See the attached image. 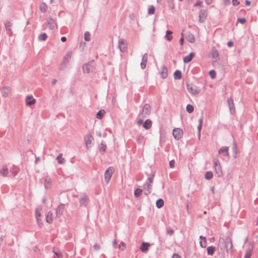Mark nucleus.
<instances>
[{"mask_svg": "<svg viewBox=\"0 0 258 258\" xmlns=\"http://www.w3.org/2000/svg\"><path fill=\"white\" fill-rule=\"evenodd\" d=\"M187 89L188 92L192 95H198L200 92L199 88L192 84H187Z\"/></svg>", "mask_w": 258, "mask_h": 258, "instance_id": "f257e3e1", "label": "nucleus"}, {"mask_svg": "<svg viewBox=\"0 0 258 258\" xmlns=\"http://www.w3.org/2000/svg\"><path fill=\"white\" fill-rule=\"evenodd\" d=\"M114 168L112 167H110L106 170L104 175L105 181L106 183H108L113 173L114 172Z\"/></svg>", "mask_w": 258, "mask_h": 258, "instance_id": "f03ea898", "label": "nucleus"}, {"mask_svg": "<svg viewBox=\"0 0 258 258\" xmlns=\"http://www.w3.org/2000/svg\"><path fill=\"white\" fill-rule=\"evenodd\" d=\"M183 135L182 130L179 128H176L173 131V136L176 140L181 139Z\"/></svg>", "mask_w": 258, "mask_h": 258, "instance_id": "7ed1b4c3", "label": "nucleus"}, {"mask_svg": "<svg viewBox=\"0 0 258 258\" xmlns=\"http://www.w3.org/2000/svg\"><path fill=\"white\" fill-rule=\"evenodd\" d=\"M86 147L88 148L91 146L92 141L94 140V138L92 135L88 134L86 135L84 138Z\"/></svg>", "mask_w": 258, "mask_h": 258, "instance_id": "20e7f679", "label": "nucleus"}, {"mask_svg": "<svg viewBox=\"0 0 258 258\" xmlns=\"http://www.w3.org/2000/svg\"><path fill=\"white\" fill-rule=\"evenodd\" d=\"M119 47L121 51L125 52L127 50V42L126 41L122 39H119Z\"/></svg>", "mask_w": 258, "mask_h": 258, "instance_id": "39448f33", "label": "nucleus"}, {"mask_svg": "<svg viewBox=\"0 0 258 258\" xmlns=\"http://www.w3.org/2000/svg\"><path fill=\"white\" fill-rule=\"evenodd\" d=\"M225 246L227 252L232 250L233 244L232 239L230 237H227L225 240Z\"/></svg>", "mask_w": 258, "mask_h": 258, "instance_id": "423d86ee", "label": "nucleus"}, {"mask_svg": "<svg viewBox=\"0 0 258 258\" xmlns=\"http://www.w3.org/2000/svg\"><path fill=\"white\" fill-rule=\"evenodd\" d=\"M207 17V13L205 10H201L199 13V22L204 23Z\"/></svg>", "mask_w": 258, "mask_h": 258, "instance_id": "0eeeda50", "label": "nucleus"}, {"mask_svg": "<svg viewBox=\"0 0 258 258\" xmlns=\"http://www.w3.org/2000/svg\"><path fill=\"white\" fill-rule=\"evenodd\" d=\"M41 210L40 209H37L35 212V216L37 219V223L39 225V227H41L42 226V222H41L40 217L41 216Z\"/></svg>", "mask_w": 258, "mask_h": 258, "instance_id": "6e6552de", "label": "nucleus"}, {"mask_svg": "<svg viewBox=\"0 0 258 258\" xmlns=\"http://www.w3.org/2000/svg\"><path fill=\"white\" fill-rule=\"evenodd\" d=\"M1 92L3 97H7L11 93V89L9 87H5L2 89Z\"/></svg>", "mask_w": 258, "mask_h": 258, "instance_id": "1a4fd4ad", "label": "nucleus"}, {"mask_svg": "<svg viewBox=\"0 0 258 258\" xmlns=\"http://www.w3.org/2000/svg\"><path fill=\"white\" fill-rule=\"evenodd\" d=\"M160 76L163 79L167 78L168 76V70L166 67H162L160 72Z\"/></svg>", "mask_w": 258, "mask_h": 258, "instance_id": "9d476101", "label": "nucleus"}, {"mask_svg": "<svg viewBox=\"0 0 258 258\" xmlns=\"http://www.w3.org/2000/svg\"><path fill=\"white\" fill-rule=\"evenodd\" d=\"M35 99L32 96H28L26 99V102L27 105L31 106L35 103Z\"/></svg>", "mask_w": 258, "mask_h": 258, "instance_id": "9b49d317", "label": "nucleus"}, {"mask_svg": "<svg viewBox=\"0 0 258 258\" xmlns=\"http://www.w3.org/2000/svg\"><path fill=\"white\" fill-rule=\"evenodd\" d=\"M219 154L225 156L229 155L228 148L227 147H222L219 150Z\"/></svg>", "mask_w": 258, "mask_h": 258, "instance_id": "f8f14e48", "label": "nucleus"}, {"mask_svg": "<svg viewBox=\"0 0 258 258\" xmlns=\"http://www.w3.org/2000/svg\"><path fill=\"white\" fill-rule=\"evenodd\" d=\"M150 112V106L149 104H145L142 110V114H145V115H148L149 114Z\"/></svg>", "mask_w": 258, "mask_h": 258, "instance_id": "ddd939ff", "label": "nucleus"}, {"mask_svg": "<svg viewBox=\"0 0 258 258\" xmlns=\"http://www.w3.org/2000/svg\"><path fill=\"white\" fill-rule=\"evenodd\" d=\"M195 54L194 52H191L188 55L185 56L183 58V61L185 63L189 62L193 57L195 56Z\"/></svg>", "mask_w": 258, "mask_h": 258, "instance_id": "4468645a", "label": "nucleus"}, {"mask_svg": "<svg viewBox=\"0 0 258 258\" xmlns=\"http://www.w3.org/2000/svg\"><path fill=\"white\" fill-rule=\"evenodd\" d=\"M150 246V244L146 242H143L142 244V245L140 247V249L142 252H146L148 251L149 247Z\"/></svg>", "mask_w": 258, "mask_h": 258, "instance_id": "2eb2a0df", "label": "nucleus"}, {"mask_svg": "<svg viewBox=\"0 0 258 258\" xmlns=\"http://www.w3.org/2000/svg\"><path fill=\"white\" fill-rule=\"evenodd\" d=\"M89 201L88 198L86 196H83L80 199V204L82 206H86Z\"/></svg>", "mask_w": 258, "mask_h": 258, "instance_id": "dca6fc26", "label": "nucleus"}, {"mask_svg": "<svg viewBox=\"0 0 258 258\" xmlns=\"http://www.w3.org/2000/svg\"><path fill=\"white\" fill-rule=\"evenodd\" d=\"M148 59V55L147 54H145L142 58V61L141 63V67L143 69H145L146 66V63L147 62Z\"/></svg>", "mask_w": 258, "mask_h": 258, "instance_id": "f3484780", "label": "nucleus"}, {"mask_svg": "<svg viewBox=\"0 0 258 258\" xmlns=\"http://www.w3.org/2000/svg\"><path fill=\"white\" fill-rule=\"evenodd\" d=\"M211 54H212L213 58L215 59V60H217L218 59V58L219 57L218 51L215 48H212V51H211Z\"/></svg>", "mask_w": 258, "mask_h": 258, "instance_id": "a211bd4d", "label": "nucleus"}, {"mask_svg": "<svg viewBox=\"0 0 258 258\" xmlns=\"http://www.w3.org/2000/svg\"><path fill=\"white\" fill-rule=\"evenodd\" d=\"M64 209V205L61 204L58 206V208L56 210V215H61Z\"/></svg>", "mask_w": 258, "mask_h": 258, "instance_id": "6ab92c4d", "label": "nucleus"}, {"mask_svg": "<svg viewBox=\"0 0 258 258\" xmlns=\"http://www.w3.org/2000/svg\"><path fill=\"white\" fill-rule=\"evenodd\" d=\"M46 222L49 224L51 223L53 221V215L50 212H48L46 218Z\"/></svg>", "mask_w": 258, "mask_h": 258, "instance_id": "aec40b11", "label": "nucleus"}, {"mask_svg": "<svg viewBox=\"0 0 258 258\" xmlns=\"http://www.w3.org/2000/svg\"><path fill=\"white\" fill-rule=\"evenodd\" d=\"M152 121L150 119H147L143 124V126L145 129H149L152 126Z\"/></svg>", "mask_w": 258, "mask_h": 258, "instance_id": "412c9836", "label": "nucleus"}, {"mask_svg": "<svg viewBox=\"0 0 258 258\" xmlns=\"http://www.w3.org/2000/svg\"><path fill=\"white\" fill-rule=\"evenodd\" d=\"M83 71L85 73H88L92 69V67L91 66V64L87 63L83 66Z\"/></svg>", "mask_w": 258, "mask_h": 258, "instance_id": "4be33fe9", "label": "nucleus"}, {"mask_svg": "<svg viewBox=\"0 0 258 258\" xmlns=\"http://www.w3.org/2000/svg\"><path fill=\"white\" fill-rule=\"evenodd\" d=\"M8 173V169L7 166H4L0 169V174L3 176H6Z\"/></svg>", "mask_w": 258, "mask_h": 258, "instance_id": "5701e85b", "label": "nucleus"}, {"mask_svg": "<svg viewBox=\"0 0 258 258\" xmlns=\"http://www.w3.org/2000/svg\"><path fill=\"white\" fill-rule=\"evenodd\" d=\"M11 26H12V24L11 22H7L5 23L6 29L8 31V33L10 35H11V34H12V31L11 29Z\"/></svg>", "mask_w": 258, "mask_h": 258, "instance_id": "b1692460", "label": "nucleus"}, {"mask_svg": "<svg viewBox=\"0 0 258 258\" xmlns=\"http://www.w3.org/2000/svg\"><path fill=\"white\" fill-rule=\"evenodd\" d=\"M215 169L216 173L219 176H221L223 175V171L220 165L215 167Z\"/></svg>", "mask_w": 258, "mask_h": 258, "instance_id": "393cba45", "label": "nucleus"}, {"mask_svg": "<svg viewBox=\"0 0 258 258\" xmlns=\"http://www.w3.org/2000/svg\"><path fill=\"white\" fill-rule=\"evenodd\" d=\"M172 32L170 30H167L166 31V34L165 35V38L170 41L172 39Z\"/></svg>", "mask_w": 258, "mask_h": 258, "instance_id": "a878e982", "label": "nucleus"}, {"mask_svg": "<svg viewBox=\"0 0 258 258\" xmlns=\"http://www.w3.org/2000/svg\"><path fill=\"white\" fill-rule=\"evenodd\" d=\"M201 241H200V245L202 247H206L207 246V240L205 237L202 236H200Z\"/></svg>", "mask_w": 258, "mask_h": 258, "instance_id": "bb28decb", "label": "nucleus"}, {"mask_svg": "<svg viewBox=\"0 0 258 258\" xmlns=\"http://www.w3.org/2000/svg\"><path fill=\"white\" fill-rule=\"evenodd\" d=\"M40 10L43 13L46 12L47 11V5L45 4H44V3H41L40 5Z\"/></svg>", "mask_w": 258, "mask_h": 258, "instance_id": "cd10ccee", "label": "nucleus"}, {"mask_svg": "<svg viewBox=\"0 0 258 258\" xmlns=\"http://www.w3.org/2000/svg\"><path fill=\"white\" fill-rule=\"evenodd\" d=\"M105 111L104 110H100L96 115V117L99 119H101L105 115Z\"/></svg>", "mask_w": 258, "mask_h": 258, "instance_id": "c85d7f7f", "label": "nucleus"}, {"mask_svg": "<svg viewBox=\"0 0 258 258\" xmlns=\"http://www.w3.org/2000/svg\"><path fill=\"white\" fill-rule=\"evenodd\" d=\"M215 251V248L213 246H209L207 248V252L208 254L213 255Z\"/></svg>", "mask_w": 258, "mask_h": 258, "instance_id": "c756f323", "label": "nucleus"}, {"mask_svg": "<svg viewBox=\"0 0 258 258\" xmlns=\"http://www.w3.org/2000/svg\"><path fill=\"white\" fill-rule=\"evenodd\" d=\"M48 25L50 29H54L56 26V24L55 21L53 20H50L49 22L48 23Z\"/></svg>", "mask_w": 258, "mask_h": 258, "instance_id": "7c9ffc66", "label": "nucleus"}, {"mask_svg": "<svg viewBox=\"0 0 258 258\" xmlns=\"http://www.w3.org/2000/svg\"><path fill=\"white\" fill-rule=\"evenodd\" d=\"M51 185V179L50 178H46L45 182H44V185L46 188H48L50 187Z\"/></svg>", "mask_w": 258, "mask_h": 258, "instance_id": "2f4dec72", "label": "nucleus"}, {"mask_svg": "<svg viewBox=\"0 0 258 258\" xmlns=\"http://www.w3.org/2000/svg\"><path fill=\"white\" fill-rule=\"evenodd\" d=\"M164 205V201L162 199H159L156 202V206L158 208H160L161 207H162Z\"/></svg>", "mask_w": 258, "mask_h": 258, "instance_id": "473e14b6", "label": "nucleus"}, {"mask_svg": "<svg viewBox=\"0 0 258 258\" xmlns=\"http://www.w3.org/2000/svg\"><path fill=\"white\" fill-rule=\"evenodd\" d=\"M213 173L211 171H208L206 173L205 178L208 180H210L213 178Z\"/></svg>", "mask_w": 258, "mask_h": 258, "instance_id": "72a5a7b5", "label": "nucleus"}, {"mask_svg": "<svg viewBox=\"0 0 258 258\" xmlns=\"http://www.w3.org/2000/svg\"><path fill=\"white\" fill-rule=\"evenodd\" d=\"M147 188H148V190L150 189L151 188V184L153 182V178L152 177H150L148 179V181H147Z\"/></svg>", "mask_w": 258, "mask_h": 258, "instance_id": "f704fd0d", "label": "nucleus"}, {"mask_svg": "<svg viewBox=\"0 0 258 258\" xmlns=\"http://www.w3.org/2000/svg\"><path fill=\"white\" fill-rule=\"evenodd\" d=\"M142 193V190L140 188H137L135 191V196L136 197H139Z\"/></svg>", "mask_w": 258, "mask_h": 258, "instance_id": "c9c22d12", "label": "nucleus"}, {"mask_svg": "<svg viewBox=\"0 0 258 258\" xmlns=\"http://www.w3.org/2000/svg\"><path fill=\"white\" fill-rule=\"evenodd\" d=\"M57 161L59 163L63 164L64 162V159L62 157V154H59L57 157Z\"/></svg>", "mask_w": 258, "mask_h": 258, "instance_id": "e433bc0d", "label": "nucleus"}, {"mask_svg": "<svg viewBox=\"0 0 258 258\" xmlns=\"http://www.w3.org/2000/svg\"><path fill=\"white\" fill-rule=\"evenodd\" d=\"M174 78L175 79H180L181 77V72L179 71H176L174 73Z\"/></svg>", "mask_w": 258, "mask_h": 258, "instance_id": "4c0bfd02", "label": "nucleus"}, {"mask_svg": "<svg viewBox=\"0 0 258 258\" xmlns=\"http://www.w3.org/2000/svg\"><path fill=\"white\" fill-rule=\"evenodd\" d=\"M47 38V35L45 33H42L39 36V40L40 41H45Z\"/></svg>", "mask_w": 258, "mask_h": 258, "instance_id": "58836bf2", "label": "nucleus"}, {"mask_svg": "<svg viewBox=\"0 0 258 258\" xmlns=\"http://www.w3.org/2000/svg\"><path fill=\"white\" fill-rule=\"evenodd\" d=\"M186 110L189 113H191L194 111V107L192 105L188 104L186 106Z\"/></svg>", "mask_w": 258, "mask_h": 258, "instance_id": "ea45409f", "label": "nucleus"}, {"mask_svg": "<svg viewBox=\"0 0 258 258\" xmlns=\"http://www.w3.org/2000/svg\"><path fill=\"white\" fill-rule=\"evenodd\" d=\"M209 75L211 77V78L212 79H214L216 78V73L214 70H211L209 72Z\"/></svg>", "mask_w": 258, "mask_h": 258, "instance_id": "a19ab883", "label": "nucleus"}, {"mask_svg": "<svg viewBox=\"0 0 258 258\" xmlns=\"http://www.w3.org/2000/svg\"><path fill=\"white\" fill-rule=\"evenodd\" d=\"M90 33L88 32H86L84 35V38H85V40L89 41L90 40Z\"/></svg>", "mask_w": 258, "mask_h": 258, "instance_id": "79ce46f5", "label": "nucleus"}, {"mask_svg": "<svg viewBox=\"0 0 258 258\" xmlns=\"http://www.w3.org/2000/svg\"><path fill=\"white\" fill-rule=\"evenodd\" d=\"M155 12V8L154 7H150L148 10V14L150 15H152L154 14Z\"/></svg>", "mask_w": 258, "mask_h": 258, "instance_id": "37998d69", "label": "nucleus"}, {"mask_svg": "<svg viewBox=\"0 0 258 258\" xmlns=\"http://www.w3.org/2000/svg\"><path fill=\"white\" fill-rule=\"evenodd\" d=\"M251 255V251L248 250H247L245 252V254L244 258H250Z\"/></svg>", "mask_w": 258, "mask_h": 258, "instance_id": "c03bdc74", "label": "nucleus"}, {"mask_svg": "<svg viewBox=\"0 0 258 258\" xmlns=\"http://www.w3.org/2000/svg\"><path fill=\"white\" fill-rule=\"evenodd\" d=\"M12 172H13V176H15V175L17 174V173H18V168H17V167L14 166V167L13 168V171H12Z\"/></svg>", "mask_w": 258, "mask_h": 258, "instance_id": "a18cd8bd", "label": "nucleus"}, {"mask_svg": "<svg viewBox=\"0 0 258 258\" xmlns=\"http://www.w3.org/2000/svg\"><path fill=\"white\" fill-rule=\"evenodd\" d=\"M202 122H203V119L202 118H201L199 120V126L198 127V130H199V132H201V130L202 127Z\"/></svg>", "mask_w": 258, "mask_h": 258, "instance_id": "49530a36", "label": "nucleus"}, {"mask_svg": "<svg viewBox=\"0 0 258 258\" xmlns=\"http://www.w3.org/2000/svg\"><path fill=\"white\" fill-rule=\"evenodd\" d=\"M125 247V244L122 242L120 243V244L119 245V248L121 249L122 250H123Z\"/></svg>", "mask_w": 258, "mask_h": 258, "instance_id": "de8ad7c7", "label": "nucleus"}, {"mask_svg": "<svg viewBox=\"0 0 258 258\" xmlns=\"http://www.w3.org/2000/svg\"><path fill=\"white\" fill-rule=\"evenodd\" d=\"M214 167H216V166H218V165L219 166L220 165L218 159H216V158L214 159Z\"/></svg>", "mask_w": 258, "mask_h": 258, "instance_id": "09e8293b", "label": "nucleus"}, {"mask_svg": "<svg viewBox=\"0 0 258 258\" xmlns=\"http://www.w3.org/2000/svg\"><path fill=\"white\" fill-rule=\"evenodd\" d=\"M238 21L241 24H244L246 22V19L245 18H239L238 19Z\"/></svg>", "mask_w": 258, "mask_h": 258, "instance_id": "8fccbe9b", "label": "nucleus"}, {"mask_svg": "<svg viewBox=\"0 0 258 258\" xmlns=\"http://www.w3.org/2000/svg\"><path fill=\"white\" fill-rule=\"evenodd\" d=\"M203 4V2L201 1H198L194 5L195 7L201 6Z\"/></svg>", "mask_w": 258, "mask_h": 258, "instance_id": "3c124183", "label": "nucleus"}, {"mask_svg": "<svg viewBox=\"0 0 258 258\" xmlns=\"http://www.w3.org/2000/svg\"><path fill=\"white\" fill-rule=\"evenodd\" d=\"M175 162L174 160H171L169 162V165L171 168H173L174 167Z\"/></svg>", "mask_w": 258, "mask_h": 258, "instance_id": "603ef678", "label": "nucleus"}, {"mask_svg": "<svg viewBox=\"0 0 258 258\" xmlns=\"http://www.w3.org/2000/svg\"><path fill=\"white\" fill-rule=\"evenodd\" d=\"M54 253L56 255L57 258H60L62 257V255L60 252L54 251Z\"/></svg>", "mask_w": 258, "mask_h": 258, "instance_id": "864d4df0", "label": "nucleus"}, {"mask_svg": "<svg viewBox=\"0 0 258 258\" xmlns=\"http://www.w3.org/2000/svg\"><path fill=\"white\" fill-rule=\"evenodd\" d=\"M232 3L234 6H237L239 4L238 0H232Z\"/></svg>", "mask_w": 258, "mask_h": 258, "instance_id": "5fc2aeb1", "label": "nucleus"}, {"mask_svg": "<svg viewBox=\"0 0 258 258\" xmlns=\"http://www.w3.org/2000/svg\"><path fill=\"white\" fill-rule=\"evenodd\" d=\"M195 37L194 36V35H191V37L190 38L189 40V41L190 42V43H193L195 42Z\"/></svg>", "mask_w": 258, "mask_h": 258, "instance_id": "6e6d98bb", "label": "nucleus"}, {"mask_svg": "<svg viewBox=\"0 0 258 258\" xmlns=\"http://www.w3.org/2000/svg\"><path fill=\"white\" fill-rule=\"evenodd\" d=\"M183 42H184V38L183 36V34H182V37L179 40V43L181 45H182L183 44Z\"/></svg>", "mask_w": 258, "mask_h": 258, "instance_id": "4d7b16f0", "label": "nucleus"}, {"mask_svg": "<svg viewBox=\"0 0 258 258\" xmlns=\"http://www.w3.org/2000/svg\"><path fill=\"white\" fill-rule=\"evenodd\" d=\"M94 247L96 250H98L100 248V245L98 244H95L94 245Z\"/></svg>", "mask_w": 258, "mask_h": 258, "instance_id": "13d9d810", "label": "nucleus"}, {"mask_svg": "<svg viewBox=\"0 0 258 258\" xmlns=\"http://www.w3.org/2000/svg\"><path fill=\"white\" fill-rule=\"evenodd\" d=\"M172 258H181V256L175 253L173 255Z\"/></svg>", "mask_w": 258, "mask_h": 258, "instance_id": "bf43d9fd", "label": "nucleus"}, {"mask_svg": "<svg viewBox=\"0 0 258 258\" xmlns=\"http://www.w3.org/2000/svg\"><path fill=\"white\" fill-rule=\"evenodd\" d=\"M227 45L229 47H232L233 45V43L232 42L230 41L228 42Z\"/></svg>", "mask_w": 258, "mask_h": 258, "instance_id": "052dcab7", "label": "nucleus"}, {"mask_svg": "<svg viewBox=\"0 0 258 258\" xmlns=\"http://www.w3.org/2000/svg\"><path fill=\"white\" fill-rule=\"evenodd\" d=\"M143 120H142V119H139V120H138V124L139 125H141V124L143 123Z\"/></svg>", "mask_w": 258, "mask_h": 258, "instance_id": "680f3d73", "label": "nucleus"}, {"mask_svg": "<svg viewBox=\"0 0 258 258\" xmlns=\"http://www.w3.org/2000/svg\"><path fill=\"white\" fill-rule=\"evenodd\" d=\"M212 2V0H206V3L208 5H210Z\"/></svg>", "mask_w": 258, "mask_h": 258, "instance_id": "e2e57ef3", "label": "nucleus"}, {"mask_svg": "<svg viewBox=\"0 0 258 258\" xmlns=\"http://www.w3.org/2000/svg\"><path fill=\"white\" fill-rule=\"evenodd\" d=\"M61 40L62 42H65V41H66V40H67V38H66V37H62L61 38Z\"/></svg>", "mask_w": 258, "mask_h": 258, "instance_id": "0e129e2a", "label": "nucleus"}, {"mask_svg": "<svg viewBox=\"0 0 258 258\" xmlns=\"http://www.w3.org/2000/svg\"><path fill=\"white\" fill-rule=\"evenodd\" d=\"M245 4L247 6H249L250 5V2L249 1H246Z\"/></svg>", "mask_w": 258, "mask_h": 258, "instance_id": "69168bd1", "label": "nucleus"}, {"mask_svg": "<svg viewBox=\"0 0 258 258\" xmlns=\"http://www.w3.org/2000/svg\"><path fill=\"white\" fill-rule=\"evenodd\" d=\"M105 148L106 147L105 146H102V147H101V149L104 151L105 150Z\"/></svg>", "mask_w": 258, "mask_h": 258, "instance_id": "338daca9", "label": "nucleus"}, {"mask_svg": "<svg viewBox=\"0 0 258 258\" xmlns=\"http://www.w3.org/2000/svg\"><path fill=\"white\" fill-rule=\"evenodd\" d=\"M39 159L38 158L36 160V163H37L39 161Z\"/></svg>", "mask_w": 258, "mask_h": 258, "instance_id": "774afa93", "label": "nucleus"}]
</instances>
